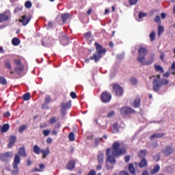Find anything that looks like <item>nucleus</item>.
I'll list each match as a JSON object with an SVG mask.
<instances>
[{
    "instance_id": "1",
    "label": "nucleus",
    "mask_w": 175,
    "mask_h": 175,
    "mask_svg": "<svg viewBox=\"0 0 175 175\" xmlns=\"http://www.w3.org/2000/svg\"><path fill=\"white\" fill-rule=\"evenodd\" d=\"M125 154H126L125 145H122L120 142H115L111 148L106 150L107 162H110L112 165H114L116 163V158L122 157Z\"/></svg>"
},
{
    "instance_id": "2",
    "label": "nucleus",
    "mask_w": 175,
    "mask_h": 175,
    "mask_svg": "<svg viewBox=\"0 0 175 175\" xmlns=\"http://www.w3.org/2000/svg\"><path fill=\"white\" fill-rule=\"evenodd\" d=\"M94 46L96 47V53L90 56V59H86L85 60L86 63L90 62V60L91 59L92 61H94L96 64H98V62L100 61L102 57H103L107 51L106 49L103 48V46L100 45L98 42H95Z\"/></svg>"
},
{
    "instance_id": "3",
    "label": "nucleus",
    "mask_w": 175,
    "mask_h": 175,
    "mask_svg": "<svg viewBox=\"0 0 175 175\" xmlns=\"http://www.w3.org/2000/svg\"><path fill=\"white\" fill-rule=\"evenodd\" d=\"M138 53L139 54V56L137 57L138 62H140V64L143 66H148L151 65L152 62H154V58L155 57V55L154 53H151L150 55V58L148 61L145 62L146 59V55L148 54V50H147V48L146 47H140L138 49Z\"/></svg>"
},
{
    "instance_id": "4",
    "label": "nucleus",
    "mask_w": 175,
    "mask_h": 175,
    "mask_svg": "<svg viewBox=\"0 0 175 175\" xmlns=\"http://www.w3.org/2000/svg\"><path fill=\"white\" fill-rule=\"evenodd\" d=\"M18 152V154H16L14 156V162L12 163L13 169H17V167H18V165H20V163L21 162L20 157H23L24 158L28 157L27 152H25V147L24 146L20 148Z\"/></svg>"
},
{
    "instance_id": "5",
    "label": "nucleus",
    "mask_w": 175,
    "mask_h": 175,
    "mask_svg": "<svg viewBox=\"0 0 175 175\" xmlns=\"http://www.w3.org/2000/svg\"><path fill=\"white\" fill-rule=\"evenodd\" d=\"M167 84H169L168 79H162L161 82L159 83L158 79H154L152 83V90L154 92H159L162 85H167Z\"/></svg>"
},
{
    "instance_id": "6",
    "label": "nucleus",
    "mask_w": 175,
    "mask_h": 175,
    "mask_svg": "<svg viewBox=\"0 0 175 175\" xmlns=\"http://www.w3.org/2000/svg\"><path fill=\"white\" fill-rule=\"evenodd\" d=\"M112 87L116 96H122L124 95V89L121 85L118 83H113Z\"/></svg>"
},
{
    "instance_id": "7",
    "label": "nucleus",
    "mask_w": 175,
    "mask_h": 175,
    "mask_svg": "<svg viewBox=\"0 0 175 175\" xmlns=\"http://www.w3.org/2000/svg\"><path fill=\"white\" fill-rule=\"evenodd\" d=\"M100 100L103 103H109L111 100V94L103 92L101 94Z\"/></svg>"
},
{
    "instance_id": "8",
    "label": "nucleus",
    "mask_w": 175,
    "mask_h": 175,
    "mask_svg": "<svg viewBox=\"0 0 175 175\" xmlns=\"http://www.w3.org/2000/svg\"><path fill=\"white\" fill-rule=\"evenodd\" d=\"M120 113L122 114V116H128L129 114L136 113L135 109H133L131 107H123L120 108Z\"/></svg>"
},
{
    "instance_id": "9",
    "label": "nucleus",
    "mask_w": 175,
    "mask_h": 175,
    "mask_svg": "<svg viewBox=\"0 0 175 175\" xmlns=\"http://www.w3.org/2000/svg\"><path fill=\"white\" fill-rule=\"evenodd\" d=\"M9 158H13V153H12V152L0 153V160H1L2 162H8Z\"/></svg>"
},
{
    "instance_id": "10",
    "label": "nucleus",
    "mask_w": 175,
    "mask_h": 175,
    "mask_svg": "<svg viewBox=\"0 0 175 175\" xmlns=\"http://www.w3.org/2000/svg\"><path fill=\"white\" fill-rule=\"evenodd\" d=\"M10 19V12H4L0 14V23H3L5 21H9Z\"/></svg>"
},
{
    "instance_id": "11",
    "label": "nucleus",
    "mask_w": 175,
    "mask_h": 175,
    "mask_svg": "<svg viewBox=\"0 0 175 175\" xmlns=\"http://www.w3.org/2000/svg\"><path fill=\"white\" fill-rule=\"evenodd\" d=\"M174 149L170 145H167L162 152L165 155V157H169L171 154H173Z\"/></svg>"
},
{
    "instance_id": "12",
    "label": "nucleus",
    "mask_w": 175,
    "mask_h": 175,
    "mask_svg": "<svg viewBox=\"0 0 175 175\" xmlns=\"http://www.w3.org/2000/svg\"><path fill=\"white\" fill-rule=\"evenodd\" d=\"M71 101H68L67 103H62L61 104V113H65V110L70 109L72 105Z\"/></svg>"
},
{
    "instance_id": "13",
    "label": "nucleus",
    "mask_w": 175,
    "mask_h": 175,
    "mask_svg": "<svg viewBox=\"0 0 175 175\" xmlns=\"http://www.w3.org/2000/svg\"><path fill=\"white\" fill-rule=\"evenodd\" d=\"M135 165H138L140 169H143L144 167H147L148 166V163L147 162V159L146 158L142 159L139 163H135Z\"/></svg>"
},
{
    "instance_id": "14",
    "label": "nucleus",
    "mask_w": 175,
    "mask_h": 175,
    "mask_svg": "<svg viewBox=\"0 0 175 175\" xmlns=\"http://www.w3.org/2000/svg\"><path fill=\"white\" fill-rule=\"evenodd\" d=\"M3 66L8 70H12L13 67L12 66V61L9 59H6L3 61Z\"/></svg>"
},
{
    "instance_id": "15",
    "label": "nucleus",
    "mask_w": 175,
    "mask_h": 175,
    "mask_svg": "<svg viewBox=\"0 0 175 175\" xmlns=\"http://www.w3.org/2000/svg\"><path fill=\"white\" fill-rule=\"evenodd\" d=\"M59 42L63 46H66L69 43V38L67 36L64 35L59 38Z\"/></svg>"
},
{
    "instance_id": "16",
    "label": "nucleus",
    "mask_w": 175,
    "mask_h": 175,
    "mask_svg": "<svg viewBox=\"0 0 175 175\" xmlns=\"http://www.w3.org/2000/svg\"><path fill=\"white\" fill-rule=\"evenodd\" d=\"M42 44L44 47H50L51 46V41L50 40V38L45 37L42 40Z\"/></svg>"
},
{
    "instance_id": "17",
    "label": "nucleus",
    "mask_w": 175,
    "mask_h": 175,
    "mask_svg": "<svg viewBox=\"0 0 175 175\" xmlns=\"http://www.w3.org/2000/svg\"><path fill=\"white\" fill-rule=\"evenodd\" d=\"M75 166H76V161H75V160H71L67 163L66 169L68 170H73Z\"/></svg>"
},
{
    "instance_id": "18",
    "label": "nucleus",
    "mask_w": 175,
    "mask_h": 175,
    "mask_svg": "<svg viewBox=\"0 0 175 175\" xmlns=\"http://www.w3.org/2000/svg\"><path fill=\"white\" fill-rule=\"evenodd\" d=\"M17 140V138L16 137V136L14 135H11L10 137V142L8 144V148H12V147H13V146H14V143H16Z\"/></svg>"
},
{
    "instance_id": "19",
    "label": "nucleus",
    "mask_w": 175,
    "mask_h": 175,
    "mask_svg": "<svg viewBox=\"0 0 175 175\" xmlns=\"http://www.w3.org/2000/svg\"><path fill=\"white\" fill-rule=\"evenodd\" d=\"M41 154H42V159H46V157L47 155H50V148L46 147V148L44 149H41Z\"/></svg>"
},
{
    "instance_id": "20",
    "label": "nucleus",
    "mask_w": 175,
    "mask_h": 175,
    "mask_svg": "<svg viewBox=\"0 0 175 175\" xmlns=\"http://www.w3.org/2000/svg\"><path fill=\"white\" fill-rule=\"evenodd\" d=\"M142 102V98H140V96H137L133 101V106L135 109H137V107H140V103Z\"/></svg>"
},
{
    "instance_id": "21",
    "label": "nucleus",
    "mask_w": 175,
    "mask_h": 175,
    "mask_svg": "<svg viewBox=\"0 0 175 175\" xmlns=\"http://www.w3.org/2000/svg\"><path fill=\"white\" fill-rule=\"evenodd\" d=\"M147 155V150H142L138 152L137 157L139 159H143L146 158Z\"/></svg>"
},
{
    "instance_id": "22",
    "label": "nucleus",
    "mask_w": 175,
    "mask_h": 175,
    "mask_svg": "<svg viewBox=\"0 0 175 175\" xmlns=\"http://www.w3.org/2000/svg\"><path fill=\"white\" fill-rule=\"evenodd\" d=\"M83 36L88 42H92L94 39L92 38V34L91 33V31H88L83 34Z\"/></svg>"
},
{
    "instance_id": "23",
    "label": "nucleus",
    "mask_w": 175,
    "mask_h": 175,
    "mask_svg": "<svg viewBox=\"0 0 175 175\" xmlns=\"http://www.w3.org/2000/svg\"><path fill=\"white\" fill-rule=\"evenodd\" d=\"M128 170L132 175H136V170L135 169V166H133V163H129L128 166Z\"/></svg>"
},
{
    "instance_id": "24",
    "label": "nucleus",
    "mask_w": 175,
    "mask_h": 175,
    "mask_svg": "<svg viewBox=\"0 0 175 175\" xmlns=\"http://www.w3.org/2000/svg\"><path fill=\"white\" fill-rule=\"evenodd\" d=\"M165 136V133H154L151 135L150 138L151 139H161V137H163Z\"/></svg>"
},
{
    "instance_id": "25",
    "label": "nucleus",
    "mask_w": 175,
    "mask_h": 175,
    "mask_svg": "<svg viewBox=\"0 0 175 175\" xmlns=\"http://www.w3.org/2000/svg\"><path fill=\"white\" fill-rule=\"evenodd\" d=\"M10 129V126L8 124H5L2 126L1 132V133H5V132H8Z\"/></svg>"
},
{
    "instance_id": "26",
    "label": "nucleus",
    "mask_w": 175,
    "mask_h": 175,
    "mask_svg": "<svg viewBox=\"0 0 175 175\" xmlns=\"http://www.w3.org/2000/svg\"><path fill=\"white\" fill-rule=\"evenodd\" d=\"M160 169L161 167H159V165H156L150 171V174H157V173L159 172Z\"/></svg>"
},
{
    "instance_id": "27",
    "label": "nucleus",
    "mask_w": 175,
    "mask_h": 175,
    "mask_svg": "<svg viewBox=\"0 0 175 175\" xmlns=\"http://www.w3.org/2000/svg\"><path fill=\"white\" fill-rule=\"evenodd\" d=\"M33 151L34 154L39 155V154L42 152V149H40V148L38 145H35L33 148Z\"/></svg>"
},
{
    "instance_id": "28",
    "label": "nucleus",
    "mask_w": 175,
    "mask_h": 175,
    "mask_svg": "<svg viewBox=\"0 0 175 175\" xmlns=\"http://www.w3.org/2000/svg\"><path fill=\"white\" fill-rule=\"evenodd\" d=\"M154 69L156 72H159V73H164L165 70H163V68L159 65L154 64Z\"/></svg>"
},
{
    "instance_id": "29",
    "label": "nucleus",
    "mask_w": 175,
    "mask_h": 175,
    "mask_svg": "<svg viewBox=\"0 0 175 175\" xmlns=\"http://www.w3.org/2000/svg\"><path fill=\"white\" fill-rule=\"evenodd\" d=\"M105 159V154L103 153L98 154V163L100 165H103V160Z\"/></svg>"
},
{
    "instance_id": "30",
    "label": "nucleus",
    "mask_w": 175,
    "mask_h": 175,
    "mask_svg": "<svg viewBox=\"0 0 175 175\" xmlns=\"http://www.w3.org/2000/svg\"><path fill=\"white\" fill-rule=\"evenodd\" d=\"M12 44L13 46H18V44H20V39L14 38L12 40Z\"/></svg>"
},
{
    "instance_id": "31",
    "label": "nucleus",
    "mask_w": 175,
    "mask_h": 175,
    "mask_svg": "<svg viewBox=\"0 0 175 175\" xmlns=\"http://www.w3.org/2000/svg\"><path fill=\"white\" fill-rule=\"evenodd\" d=\"M113 133H117V132L120 131V127H118V123L113 124Z\"/></svg>"
},
{
    "instance_id": "32",
    "label": "nucleus",
    "mask_w": 175,
    "mask_h": 175,
    "mask_svg": "<svg viewBox=\"0 0 175 175\" xmlns=\"http://www.w3.org/2000/svg\"><path fill=\"white\" fill-rule=\"evenodd\" d=\"M163 32H165V29H163V27L159 25L158 27V36H159V38H161V34L163 33Z\"/></svg>"
},
{
    "instance_id": "33",
    "label": "nucleus",
    "mask_w": 175,
    "mask_h": 175,
    "mask_svg": "<svg viewBox=\"0 0 175 175\" xmlns=\"http://www.w3.org/2000/svg\"><path fill=\"white\" fill-rule=\"evenodd\" d=\"M0 84L1 85H6L8 84V80L4 77H0Z\"/></svg>"
},
{
    "instance_id": "34",
    "label": "nucleus",
    "mask_w": 175,
    "mask_h": 175,
    "mask_svg": "<svg viewBox=\"0 0 175 175\" xmlns=\"http://www.w3.org/2000/svg\"><path fill=\"white\" fill-rule=\"evenodd\" d=\"M63 21H68L70 18V14H64L62 16Z\"/></svg>"
},
{
    "instance_id": "35",
    "label": "nucleus",
    "mask_w": 175,
    "mask_h": 175,
    "mask_svg": "<svg viewBox=\"0 0 175 175\" xmlns=\"http://www.w3.org/2000/svg\"><path fill=\"white\" fill-rule=\"evenodd\" d=\"M27 129V125L23 124L19 126L18 128V132L19 133H23V132H24V131H25Z\"/></svg>"
},
{
    "instance_id": "36",
    "label": "nucleus",
    "mask_w": 175,
    "mask_h": 175,
    "mask_svg": "<svg viewBox=\"0 0 175 175\" xmlns=\"http://www.w3.org/2000/svg\"><path fill=\"white\" fill-rule=\"evenodd\" d=\"M68 139L70 142H75V133L71 132L68 135Z\"/></svg>"
},
{
    "instance_id": "37",
    "label": "nucleus",
    "mask_w": 175,
    "mask_h": 175,
    "mask_svg": "<svg viewBox=\"0 0 175 175\" xmlns=\"http://www.w3.org/2000/svg\"><path fill=\"white\" fill-rule=\"evenodd\" d=\"M14 70L16 73H17L18 75H20V73H21V72L24 70V68L23 67H15Z\"/></svg>"
},
{
    "instance_id": "38",
    "label": "nucleus",
    "mask_w": 175,
    "mask_h": 175,
    "mask_svg": "<svg viewBox=\"0 0 175 175\" xmlns=\"http://www.w3.org/2000/svg\"><path fill=\"white\" fill-rule=\"evenodd\" d=\"M130 83H131L133 85H136L137 84V79L131 77L130 79Z\"/></svg>"
},
{
    "instance_id": "39",
    "label": "nucleus",
    "mask_w": 175,
    "mask_h": 175,
    "mask_svg": "<svg viewBox=\"0 0 175 175\" xmlns=\"http://www.w3.org/2000/svg\"><path fill=\"white\" fill-rule=\"evenodd\" d=\"M29 99H31V94L30 93H26L23 95L24 100H29Z\"/></svg>"
},
{
    "instance_id": "40",
    "label": "nucleus",
    "mask_w": 175,
    "mask_h": 175,
    "mask_svg": "<svg viewBox=\"0 0 175 175\" xmlns=\"http://www.w3.org/2000/svg\"><path fill=\"white\" fill-rule=\"evenodd\" d=\"M25 6L27 9H31L32 8V3L30 1H27L25 2Z\"/></svg>"
},
{
    "instance_id": "41",
    "label": "nucleus",
    "mask_w": 175,
    "mask_h": 175,
    "mask_svg": "<svg viewBox=\"0 0 175 175\" xmlns=\"http://www.w3.org/2000/svg\"><path fill=\"white\" fill-rule=\"evenodd\" d=\"M138 17H139V18H144V17H147V13L140 12L138 14Z\"/></svg>"
},
{
    "instance_id": "42",
    "label": "nucleus",
    "mask_w": 175,
    "mask_h": 175,
    "mask_svg": "<svg viewBox=\"0 0 175 175\" xmlns=\"http://www.w3.org/2000/svg\"><path fill=\"white\" fill-rule=\"evenodd\" d=\"M55 122H57V118L55 116L52 117L49 122L51 125H53V124H55Z\"/></svg>"
},
{
    "instance_id": "43",
    "label": "nucleus",
    "mask_w": 175,
    "mask_h": 175,
    "mask_svg": "<svg viewBox=\"0 0 175 175\" xmlns=\"http://www.w3.org/2000/svg\"><path fill=\"white\" fill-rule=\"evenodd\" d=\"M102 140H103V138H96L94 139V143L96 146H99Z\"/></svg>"
},
{
    "instance_id": "44",
    "label": "nucleus",
    "mask_w": 175,
    "mask_h": 175,
    "mask_svg": "<svg viewBox=\"0 0 175 175\" xmlns=\"http://www.w3.org/2000/svg\"><path fill=\"white\" fill-rule=\"evenodd\" d=\"M19 21H21V23L24 22V23H29V21H31V18H26L25 16H23V21L22 20H19Z\"/></svg>"
},
{
    "instance_id": "45",
    "label": "nucleus",
    "mask_w": 175,
    "mask_h": 175,
    "mask_svg": "<svg viewBox=\"0 0 175 175\" xmlns=\"http://www.w3.org/2000/svg\"><path fill=\"white\" fill-rule=\"evenodd\" d=\"M150 38L151 42H154L155 40V31H152L150 34Z\"/></svg>"
},
{
    "instance_id": "46",
    "label": "nucleus",
    "mask_w": 175,
    "mask_h": 175,
    "mask_svg": "<svg viewBox=\"0 0 175 175\" xmlns=\"http://www.w3.org/2000/svg\"><path fill=\"white\" fill-rule=\"evenodd\" d=\"M116 115V112L114 111H111L108 113L107 117L108 118H111V117H113V116Z\"/></svg>"
},
{
    "instance_id": "47",
    "label": "nucleus",
    "mask_w": 175,
    "mask_h": 175,
    "mask_svg": "<svg viewBox=\"0 0 175 175\" xmlns=\"http://www.w3.org/2000/svg\"><path fill=\"white\" fill-rule=\"evenodd\" d=\"M51 102V98L50 97V96H47L45 98V102L44 103H46V105H49V103H50Z\"/></svg>"
},
{
    "instance_id": "48",
    "label": "nucleus",
    "mask_w": 175,
    "mask_h": 175,
    "mask_svg": "<svg viewBox=\"0 0 175 175\" xmlns=\"http://www.w3.org/2000/svg\"><path fill=\"white\" fill-rule=\"evenodd\" d=\"M51 131L50 130H43L42 133L44 136L47 137L50 135Z\"/></svg>"
},
{
    "instance_id": "49",
    "label": "nucleus",
    "mask_w": 175,
    "mask_h": 175,
    "mask_svg": "<svg viewBox=\"0 0 175 175\" xmlns=\"http://www.w3.org/2000/svg\"><path fill=\"white\" fill-rule=\"evenodd\" d=\"M70 96L72 98V99H76V98H77V95L74 92H71Z\"/></svg>"
},
{
    "instance_id": "50",
    "label": "nucleus",
    "mask_w": 175,
    "mask_h": 175,
    "mask_svg": "<svg viewBox=\"0 0 175 175\" xmlns=\"http://www.w3.org/2000/svg\"><path fill=\"white\" fill-rule=\"evenodd\" d=\"M129 161H131V156L130 155H126L124 157V161L126 162V163H128L129 162Z\"/></svg>"
},
{
    "instance_id": "51",
    "label": "nucleus",
    "mask_w": 175,
    "mask_h": 175,
    "mask_svg": "<svg viewBox=\"0 0 175 175\" xmlns=\"http://www.w3.org/2000/svg\"><path fill=\"white\" fill-rule=\"evenodd\" d=\"M23 10V7H18L15 8L14 13H18V12H21Z\"/></svg>"
},
{
    "instance_id": "52",
    "label": "nucleus",
    "mask_w": 175,
    "mask_h": 175,
    "mask_svg": "<svg viewBox=\"0 0 175 175\" xmlns=\"http://www.w3.org/2000/svg\"><path fill=\"white\" fill-rule=\"evenodd\" d=\"M14 62L16 64V65H18V66H20V65H21V60H20V59H15L14 60Z\"/></svg>"
},
{
    "instance_id": "53",
    "label": "nucleus",
    "mask_w": 175,
    "mask_h": 175,
    "mask_svg": "<svg viewBox=\"0 0 175 175\" xmlns=\"http://www.w3.org/2000/svg\"><path fill=\"white\" fill-rule=\"evenodd\" d=\"M88 175H96V172H95V170H92L89 172Z\"/></svg>"
},
{
    "instance_id": "54",
    "label": "nucleus",
    "mask_w": 175,
    "mask_h": 175,
    "mask_svg": "<svg viewBox=\"0 0 175 175\" xmlns=\"http://www.w3.org/2000/svg\"><path fill=\"white\" fill-rule=\"evenodd\" d=\"M138 1L139 0H130L129 3H130V5H136V3H137Z\"/></svg>"
},
{
    "instance_id": "55",
    "label": "nucleus",
    "mask_w": 175,
    "mask_h": 175,
    "mask_svg": "<svg viewBox=\"0 0 175 175\" xmlns=\"http://www.w3.org/2000/svg\"><path fill=\"white\" fill-rule=\"evenodd\" d=\"M42 109L43 110H44V109H49V106L47 105V104L46 103H44L42 105Z\"/></svg>"
},
{
    "instance_id": "56",
    "label": "nucleus",
    "mask_w": 175,
    "mask_h": 175,
    "mask_svg": "<svg viewBox=\"0 0 175 175\" xmlns=\"http://www.w3.org/2000/svg\"><path fill=\"white\" fill-rule=\"evenodd\" d=\"M46 143H47V144H51V143H53V139H51V137L47 138Z\"/></svg>"
},
{
    "instance_id": "57",
    "label": "nucleus",
    "mask_w": 175,
    "mask_h": 175,
    "mask_svg": "<svg viewBox=\"0 0 175 175\" xmlns=\"http://www.w3.org/2000/svg\"><path fill=\"white\" fill-rule=\"evenodd\" d=\"M154 21H155L156 23H159V21H161V16H157L155 17V18H154Z\"/></svg>"
},
{
    "instance_id": "58",
    "label": "nucleus",
    "mask_w": 175,
    "mask_h": 175,
    "mask_svg": "<svg viewBox=\"0 0 175 175\" xmlns=\"http://www.w3.org/2000/svg\"><path fill=\"white\" fill-rule=\"evenodd\" d=\"M103 164H98L97 166H96V170H102V165H103Z\"/></svg>"
},
{
    "instance_id": "59",
    "label": "nucleus",
    "mask_w": 175,
    "mask_h": 175,
    "mask_svg": "<svg viewBox=\"0 0 175 175\" xmlns=\"http://www.w3.org/2000/svg\"><path fill=\"white\" fill-rule=\"evenodd\" d=\"M3 117H10V112L7 111L3 113Z\"/></svg>"
},
{
    "instance_id": "60",
    "label": "nucleus",
    "mask_w": 175,
    "mask_h": 175,
    "mask_svg": "<svg viewBox=\"0 0 175 175\" xmlns=\"http://www.w3.org/2000/svg\"><path fill=\"white\" fill-rule=\"evenodd\" d=\"M169 76H170V72H166L163 75V77H169Z\"/></svg>"
},
{
    "instance_id": "61",
    "label": "nucleus",
    "mask_w": 175,
    "mask_h": 175,
    "mask_svg": "<svg viewBox=\"0 0 175 175\" xmlns=\"http://www.w3.org/2000/svg\"><path fill=\"white\" fill-rule=\"evenodd\" d=\"M53 23H49L47 25V29H50L51 28H53Z\"/></svg>"
},
{
    "instance_id": "62",
    "label": "nucleus",
    "mask_w": 175,
    "mask_h": 175,
    "mask_svg": "<svg viewBox=\"0 0 175 175\" xmlns=\"http://www.w3.org/2000/svg\"><path fill=\"white\" fill-rule=\"evenodd\" d=\"M12 173L13 175H17V174H18V170L16 169V170L12 171Z\"/></svg>"
},
{
    "instance_id": "63",
    "label": "nucleus",
    "mask_w": 175,
    "mask_h": 175,
    "mask_svg": "<svg viewBox=\"0 0 175 175\" xmlns=\"http://www.w3.org/2000/svg\"><path fill=\"white\" fill-rule=\"evenodd\" d=\"M142 175H150V174H148V171L144 170L142 172Z\"/></svg>"
},
{
    "instance_id": "64",
    "label": "nucleus",
    "mask_w": 175,
    "mask_h": 175,
    "mask_svg": "<svg viewBox=\"0 0 175 175\" xmlns=\"http://www.w3.org/2000/svg\"><path fill=\"white\" fill-rule=\"evenodd\" d=\"M171 69H172L173 70H175V62H172V64L171 66Z\"/></svg>"
}]
</instances>
